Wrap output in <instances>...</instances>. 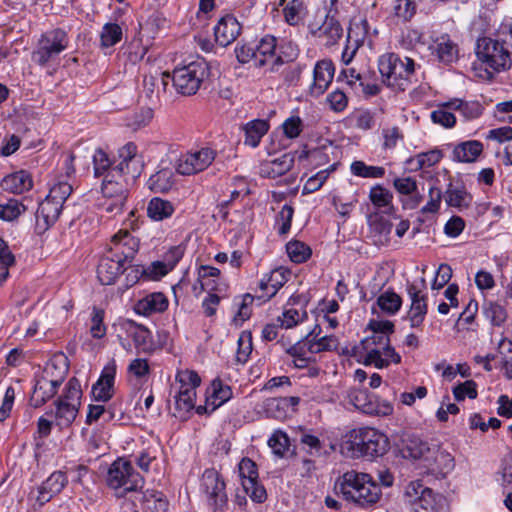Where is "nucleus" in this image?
Segmentation results:
<instances>
[{"instance_id": "8", "label": "nucleus", "mask_w": 512, "mask_h": 512, "mask_svg": "<svg viewBox=\"0 0 512 512\" xmlns=\"http://www.w3.org/2000/svg\"><path fill=\"white\" fill-rule=\"evenodd\" d=\"M209 76V67L203 59H197L173 71L172 81L176 91L182 95H194Z\"/></svg>"}, {"instance_id": "47", "label": "nucleus", "mask_w": 512, "mask_h": 512, "mask_svg": "<svg viewBox=\"0 0 512 512\" xmlns=\"http://www.w3.org/2000/svg\"><path fill=\"white\" fill-rule=\"evenodd\" d=\"M286 251L294 263H303L311 256V249L308 245L301 241H290L286 245Z\"/></svg>"}, {"instance_id": "38", "label": "nucleus", "mask_w": 512, "mask_h": 512, "mask_svg": "<svg viewBox=\"0 0 512 512\" xmlns=\"http://www.w3.org/2000/svg\"><path fill=\"white\" fill-rule=\"evenodd\" d=\"M269 124L266 120H252L245 125L244 143L255 148L259 145L261 138L268 132Z\"/></svg>"}, {"instance_id": "52", "label": "nucleus", "mask_w": 512, "mask_h": 512, "mask_svg": "<svg viewBox=\"0 0 512 512\" xmlns=\"http://www.w3.org/2000/svg\"><path fill=\"white\" fill-rule=\"evenodd\" d=\"M306 317L307 313L305 310L288 308L282 313V316L278 317V321L282 327L289 329L302 322Z\"/></svg>"}, {"instance_id": "43", "label": "nucleus", "mask_w": 512, "mask_h": 512, "mask_svg": "<svg viewBox=\"0 0 512 512\" xmlns=\"http://www.w3.org/2000/svg\"><path fill=\"white\" fill-rule=\"evenodd\" d=\"M196 391L193 389H180L175 396V409L179 416L182 417L195 407Z\"/></svg>"}, {"instance_id": "34", "label": "nucleus", "mask_w": 512, "mask_h": 512, "mask_svg": "<svg viewBox=\"0 0 512 512\" xmlns=\"http://www.w3.org/2000/svg\"><path fill=\"white\" fill-rule=\"evenodd\" d=\"M232 397L230 386L222 383L221 380L215 379L206 391L207 404L211 405V410L226 403Z\"/></svg>"}, {"instance_id": "54", "label": "nucleus", "mask_w": 512, "mask_h": 512, "mask_svg": "<svg viewBox=\"0 0 512 512\" xmlns=\"http://www.w3.org/2000/svg\"><path fill=\"white\" fill-rule=\"evenodd\" d=\"M265 409L269 417L283 420L289 415V411L281 397L270 398L265 403Z\"/></svg>"}, {"instance_id": "6", "label": "nucleus", "mask_w": 512, "mask_h": 512, "mask_svg": "<svg viewBox=\"0 0 512 512\" xmlns=\"http://www.w3.org/2000/svg\"><path fill=\"white\" fill-rule=\"evenodd\" d=\"M82 398L80 381L73 377L65 385L62 396L55 401V410L46 412V415L54 417L57 425L68 426L77 417Z\"/></svg>"}, {"instance_id": "56", "label": "nucleus", "mask_w": 512, "mask_h": 512, "mask_svg": "<svg viewBox=\"0 0 512 512\" xmlns=\"http://www.w3.org/2000/svg\"><path fill=\"white\" fill-rule=\"evenodd\" d=\"M72 186L66 181H60L50 188L48 198L63 206L64 202L70 196Z\"/></svg>"}, {"instance_id": "31", "label": "nucleus", "mask_w": 512, "mask_h": 512, "mask_svg": "<svg viewBox=\"0 0 512 512\" xmlns=\"http://www.w3.org/2000/svg\"><path fill=\"white\" fill-rule=\"evenodd\" d=\"M311 33L321 39L325 46L335 45L343 35V28L334 17H326L322 25L315 30L311 29Z\"/></svg>"}, {"instance_id": "64", "label": "nucleus", "mask_w": 512, "mask_h": 512, "mask_svg": "<svg viewBox=\"0 0 512 512\" xmlns=\"http://www.w3.org/2000/svg\"><path fill=\"white\" fill-rule=\"evenodd\" d=\"M327 102L331 110L339 113L347 108L348 97L343 91L336 89L328 94Z\"/></svg>"}, {"instance_id": "25", "label": "nucleus", "mask_w": 512, "mask_h": 512, "mask_svg": "<svg viewBox=\"0 0 512 512\" xmlns=\"http://www.w3.org/2000/svg\"><path fill=\"white\" fill-rule=\"evenodd\" d=\"M429 48L431 53L437 57L439 62L445 65L452 64L458 60V45L448 34L438 36Z\"/></svg>"}, {"instance_id": "55", "label": "nucleus", "mask_w": 512, "mask_h": 512, "mask_svg": "<svg viewBox=\"0 0 512 512\" xmlns=\"http://www.w3.org/2000/svg\"><path fill=\"white\" fill-rule=\"evenodd\" d=\"M25 211L23 204L15 199H10L5 204H0V219L5 221H12L19 217Z\"/></svg>"}, {"instance_id": "23", "label": "nucleus", "mask_w": 512, "mask_h": 512, "mask_svg": "<svg viewBox=\"0 0 512 512\" xmlns=\"http://www.w3.org/2000/svg\"><path fill=\"white\" fill-rule=\"evenodd\" d=\"M68 482L67 476L62 471L53 472L42 484L38 487L37 496L35 498L39 507L49 502L55 495L59 494Z\"/></svg>"}, {"instance_id": "17", "label": "nucleus", "mask_w": 512, "mask_h": 512, "mask_svg": "<svg viewBox=\"0 0 512 512\" xmlns=\"http://www.w3.org/2000/svg\"><path fill=\"white\" fill-rule=\"evenodd\" d=\"M202 486L209 501L216 507L227 502L226 485L222 476L215 469H206L202 476Z\"/></svg>"}, {"instance_id": "50", "label": "nucleus", "mask_w": 512, "mask_h": 512, "mask_svg": "<svg viewBox=\"0 0 512 512\" xmlns=\"http://www.w3.org/2000/svg\"><path fill=\"white\" fill-rule=\"evenodd\" d=\"M392 11L398 19L409 21L416 13V3L414 0H394Z\"/></svg>"}, {"instance_id": "14", "label": "nucleus", "mask_w": 512, "mask_h": 512, "mask_svg": "<svg viewBox=\"0 0 512 512\" xmlns=\"http://www.w3.org/2000/svg\"><path fill=\"white\" fill-rule=\"evenodd\" d=\"M407 294L411 301L407 319L412 328H419L428 311L427 294L415 283L407 285Z\"/></svg>"}, {"instance_id": "58", "label": "nucleus", "mask_w": 512, "mask_h": 512, "mask_svg": "<svg viewBox=\"0 0 512 512\" xmlns=\"http://www.w3.org/2000/svg\"><path fill=\"white\" fill-rule=\"evenodd\" d=\"M499 45H501L511 56L512 55V24L502 23L498 28L495 38Z\"/></svg>"}, {"instance_id": "9", "label": "nucleus", "mask_w": 512, "mask_h": 512, "mask_svg": "<svg viewBox=\"0 0 512 512\" xmlns=\"http://www.w3.org/2000/svg\"><path fill=\"white\" fill-rule=\"evenodd\" d=\"M69 45L67 33L62 29H53L43 33L31 54L32 61L43 67L56 59Z\"/></svg>"}, {"instance_id": "22", "label": "nucleus", "mask_w": 512, "mask_h": 512, "mask_svg": "<svg viewBox=\"0 0 512 512\" xmlns=\"http://www.w3.org/2000/svg\"><path fill=\"white\" fill-rule=\"evenodd\" d=\"M431 448L432 446L414 434L403 433L401 436L400 452L404 458L425 462L431 454Z\"/></svg>"}, {"instance_id": "36", "label": "nucleus", "mask_w": 512, "mask_h": 512, "mask_svg": "<svg viewBox=\"0 0 512 512\" xmlns=\"http://www.w3.org/2000/svg\"><path fill=\"white\" fill-rule=\"evenodd\" d=\"M293 165L294 157L289 153H285L280 157L264 164L262 166V172L266 174L268 177L276 178L284 175L289 170H291Z\"/></svg>"}, {"instance_id": "45", "label": "nucleus", "mask_w": 512, "mask_h": 512, "mask_svg": "<svg viewBox=\"0 0 512 512\" xmlns=\"http://www.w3.org/2000/svg\"><path fill=\"white\" fill-rule=\"evenodd\" d=\"M443 158V153L439 149H432L427 152H421L409 160L415 165V169H424L434 166Z\"/></svg>"}, {"instance_id": "41", "label": "nucleus", "mask_w": 512, "mask_h": 512, "mask_svg": "<svg viewBox=\"0 0 512 512\" xmlns=\"http://www.w3.org/2000/svg\"><path fill=\"white\" fill-rule=\"evenodd\" d=\"M123 29L117 23H106L102 27L100 33V44L102 48H110L115 46L122 40Z\"/></svg>"}, {"instance_id": "27", "label": "nucleus", "mask_w": 512, "mask_h": 512, "mask_svg": "<svg viewBox=\"0 0 512 512\" xmlns=\"http://www.w3.org/2000/svg\"><path fill=\"white\" fill-rule=\"evenodd\" d=\"M401 356L395 351L394 347L372 348L367 351L363 364L374 365L378 369L387 368L391 363L399 364Z\"/></svg>"}, {"instance_id": "3", "label": "nucleus", "mask_w": 512, "mask_h": 512, "mask_svg": "<svg viewBox=\"0 0 512 512\" xmlns=\"http://www.w3.org/2000/svg\"><path fill=\"white\" fill-rule=\"evenodd\" d=\"M342 447L352 457L375 458L383 456L389 449L388 437L372 427H359L344 436Z\"/></svg>"}, {"instance_id": "10", "label": "nucleus", "mask_w": 512, "mask_h": 512, "mask_svg": "<svg viewBox=\"0 0 512 512\" xmlns=\"http://www.w3.org/2000/svg\"><path fill=\"white\" fill-rule=\"evenodd\" d=\"M348 404L356 410L370 415H389L393 412V407L388 401H379L373 393L366 389L350 388L345 396Z\"/></svg>"}, {"instance_id": "30", "label": "nucleus", "mask_w": 512, "mask_h": 512, "mask_svg": "<svg viewBox=\"0 0 512 512\" xmlns=\"http://www.w3.org/2000/svg\"><path fill=\"white\" fill-rule=\"evenodd\" d=\"M425 463L427 467L441 475H447L455 467L454 457L437 445L432 446L431 454L428 455Z\"/></svg>"}, {"instance_id": "53", "label": "nucleus", "mask_w": 512, "mask_h": 512, "mask_svg": "<svg viewBox=\"0 0 512 512\" xmlns=\"http://www.w3.org/2000/svg\"><path fill=\"white\" fill-rule=\"evenodd\" d=\"M268 445L274 454L283 456L289 448V438L285 432L276 430L268 439Z\"/></svg>"}, {"instance_id": "33", "label": "nucleus", "mask_w": 512, "mask_h": 512, "mask_svg": "<svg viewBox=\"0 0 512 512\" xmlns=\"http://www.w3.org/2000/svg\"><path fill=\"white\" fill-rule=\"evenodd\" d=\"M2 188L14 194H22L32 188L31 176L24 170L7 175L2 180Z\"/></svg>"}, {"instance_id": "29", "label": "nucleus", "mask_w": 512, "mask_h": 512, "mask_svg": "<svg viewBox=\"0 0 512 512\" xmlns=\"http://www.w3.org/2000/svg\"><path fill=\"white\" fill-rule=\"evenodd\" d=\"M168 305L169 300L163 293L153 292L139 299L134 306V311L139 315L150 316L164 312Z\"/></svg>"}, {"instance_id": "44", "label": "nucleus", "mask_w": 512, "mask_h": 512, "mask_svg": "<svg viewBox=\"0 0 512 512\" xmlns=\"http://www.w3.org/2000/svg\"><path fill=\"white\" fill-rule=\"evenodd\" d=\"M483 313L486 319L494 326H501L507 319L505 307L498 302H485L483 304Z\"/></svg>"}, {"instance_id": "18", "label": "nucleus", "mask_w": 512, "mask_h": 512, "mask_svg": "<svg viewBox=\"0 0 512 512\" xmlns=\"http://www.w3.org/2000/svg\"><path fill=\"white\" fill-rule=\"evenodd\" d=\"M277 39L272 35L264 36L255 46L257 51L258 67L268 66L270 72H277L283 65L282 57L275 56Z\"/></svg>"}, {"instance_id": "20", "label": "nucleus", "mask_w": 512, "mask_h": 512, "mask_svg": "<svg viewBox=\"0 0 512 512\" xmlns=\"http://www.w3.org/2000/svg\"><path fill=\"white\" fill-rule=\"evenodd\" d=\"M290 275V271L283 267H279L270 273L264 274L259 282L261 294L257 296L258 299L263 301L271 299L289 280Z\"/></svg>"}, {"instance_id": "19", "label": "nucleus", "mask_w": 512, "mask_h": 512, "mask_svg": "<svg viewBox=\"0 0 512 512\" xmlns=\"http://www.w3.org/2000/svg\"><path fill=\"white\" fill-rule=\"evenodd\" d=\"M215 41L222 47L232 44L241 34L242 25L233 14H225L214 26Z\"/></svg>"}, {"instance_id": "24", "label": "nucleus", "mask_w": 512, "mask_h": 512, "mask_svg": "<svg viewBox=\"0 0 512 512\" xmlns=\"http://www.w3.org/2000/svg\"><path fill=\"white\" fill-rule=\"evenodd\" d=\"M62 207V205L51 200L47 196L42 202L39 203L35 214V226L38 233L45 232L57 221Z\"/></svg>"}, {"instance_id": "7", "label": "nucleus", "mask_w": 512, "mask_h": 512, "mask_svg": "<svg viewBox=\"0 0 512 512\" xmlns=\"http://www.w3.org/2000/svg\"><path fill=\"white\" fill-rule=\"evenodd\" d=\"M107 485L114 489H121L119 496L141 490L144 487V478L132 466L122 458L115 460L109 467L106 477Z\"/></svg>"}, {"instance_id": "32", "label": "nucleus", "mask_w": 512, "mask_h": 512, "mask_svg": "<svg viewBox=\"0 0 512 512\" xmlns=\"http://www.w3.org/2000/svg\"><path fill=\"white\" fill-rule=\"evenodd\" d=\"M448 146H451L449 144ZM452 160L462 163H471L477 160L483 151V144L478 140H468L452 145Z\"/></svg>"}, {"instance_id": "63", "label": "nucleus", "mask_w": 512, "mask_h": 512, "mask_svg": "<svg viewBox=\"0 0 512 512\" xmlns=\"http://www.w3.org/2000/svg\"><path fill=\"white\" fill-rule=\"evenodd\" d=\"M453 394L457 401H462L466 397L475 399L477 397L476 383L473 380L460 383L453 388Z\"/></svg>"}, {"instance_id": "39", "label": "nucleus", "mask_w": 512, "mask_h": 512, "mask_svg": "<svg viewBox=\"0 0 512 512\" xmlns=\"http://www.w3.org/2000/svg\"><path fill=\"white\" fill-rule=\"evenodd\" d=\"M173 184V172L170 169L157 171L147 181L148 188L155 193H165L172 188Z\"/></svg>"}, {"instance_id": "59", "label": "nucleus", "mask_w": 512, "mask_h": 512, "mask_svg": "<svg viewBox=\"0 0 512 512\" xmlns=\"http://www.w3.org/2000/svg\"><path fill=\"white\" fill-rule=\"evenodd\" d=\"M254 301V296L251 294H245L238 306V310L234 316V322L236 325H241L244 321L249 319L252 313L251 305Z\"/></svg>"}, {"instance_id": "11", "label": "nucleus", "mask_w": 512, "mask_h": 512, "mask_svg": "<svg viewBox=\"0 0 512 512\" xmlns=\"http://www.w3.org/2000/svg\"><path fill=\"white\" fill-rule=\"evenodd\" d=\"M143 169V156L138 153L137 146L133 142H128L118 150V163L110 170L134 180L141 175Z\"/></svg>"}, {"instance_id": "26", "label": "nucleus", "mask_w": 512, "mask_h": 512, "mask_svg": "<svg viewBox=\"0 0 512 512\" xmlns=\"http://www.w3.org/2000/svg\"><path fill=\"white\" fill-rule=\"evenodd\" d=\"M116 365L114 362L106 365L97 382L92 387V394L97 401L106 402L114 393Z\"/></svg>"}, {"instance_id": "37", "label": "nucleus", "mask_w": 512, "mask_h": 512, "mask_svg": "<svg viewBox=\"0 0 512 512\" xmlns=\"http://www.w3.org/2000/svg\"><path fill=\"white\" fill-rule=\"evenodd\" d=\"M174 211V205L170 201L159 197L152 198L147 206L148 216L155 221H162L171 217Z\"/></svg>"}, {"instance_id": "42", "label": "nucleus", "mask_w": 512, "mask_h": 512, "mask_svg": "<svg viewBox=\"0 0 512 512\" xmlns=\"http://www.w3.org/2000/svg\"><path fill=\"white\" fill-rule=\"evenodd\" d=\"M377 305L387 315H395L402 306V298L394 291L387 290L377 298Z\"/></svg>"}, {"instance_id": "57", "label": "nucleus", "mask_w": 512, "mask_h": 512, "mask_svg": "<svg viewBox=\"0 0 512 512\" xmlns=\"http://www.w3.org/2000/svg\"><path fill=\"white\" fill-rule=\"evenodd\" d=\"M369 198L373 205L378 208L388 206L392 201V194L390 191L380 185L374 186L369 193Z\"/></svg>"}, {"instance_id": "21", "label": "nucleus", "mask_w": 512, "mask_h": 512, "mask_svg": "<svg viewBox=\"0 0 512 512\" xmlns=\"http://www.w3.org/2000/svg\"><path fill=\"white\" fill-rule=\"evenodd\" d=\"M335 66L331 60L323 59L315 64L313 70V83L310 94L314 97L322 95L334 78Z\"/></svg>"}, {"instance_id": "40", "label": "nucleus", "mask_w": 512, "mask_h": 512, "mask_svg": "<svg viewBox=\"0 0 512 512\" xmlns=\"http://www.w3.org/2000/svg\"><path fill=\"white\" fill-rule=\"evenodd\" d=\"M445 201L448 206L459 209L460 211L470 206L472 196L463 187H452L451 185L445 192Z\"/></svg>"}, {"instance_id": "1", "label": "nucleus", "mask_w": 512, "mask_h": 512, "mask_svg": "<svg viewBox=\"0 0 512 512\" xmlns=\"http://www.w3.org/2000/svg\"><path fill=\"white\" fill-rule=\"evenodd\" d=\"M335 490L344 500L362 508L374 505L382 495L380 487L369 474L353 470L338 479Z\"/></svg>"}, {"instance_id": "46", "label": "nucleus", "mask_w": 512, "mask_h": 512, "mask_svg": "<svg viewBox=\"0 0 512 512\" xmlns=\"http://www.w3.org/2000/svg\"><path fill=\"white\" fill-rule=\"evenodd\" d=\"M350 170L353 175L362 178H382L385 174V169L383 167L369 166L360 160L352 162Z\"/></svg>"}, {"instance_id": "2", "label": "nucleus", "mask_w": 512, "mask_h": 512, "mask_svg": "<svg viewBox=\"0 0 512 512\" xmlns=\"http://www.w3.org/2000/svg\"><path fill=\"white\" fill-rule=\"evenodd\" d=\"M475 53L479 61L473 65L475 76L485 81H491L496 73L505 71L512 65L511 56L494 38H479Z\"/></svg>"}, {"instance_id": "28", "label": "nucleus", "mask_w": 512, "mask_h": 512, "mask_svg": "<svg viewBox=\"0 0 512 512\" xmlns=\"http://www.w3.org/2000/svg\"><path fill=\"white\" fill-rule=\"evenodd\" d=\"M139 247L138 240L128 231H121L112 238L110 250L125 262L131 261Z\"/></svg>"}, {"instance_id": "5", "label": "nucleus", "mask_w": 512, "mask_h": 512, "mask_svg": "<svg viewBox=\"0 0 512 512\" xmlns=\"http://www.w3.org/2000/svg\"><path fill=\"white\" fill-rule=\"evenodd\" d=\"M127 185L128 178L109 170L102 182L98 207L111 217L120 214L127 200Z\"/></svg>"}, {"instance_id": "15", "label": "nucleus", "mask_w": 512, "mask_h": 512, "mask_svg": "<svg viewBox=\"0 0 512 512\" xmlns=\"http://www.w3.org/2000/svg\"><path fill=\"white\" fill-rule=\"evenodd\" d=\"M62 379H53L49 376V370L46 368L44 372L36 378L30 403L33 407L39 408L43 406L49 399L54 397L58 391Z\"/></svg>"}, {"instance_id": "62", "label": "nucleus", "mask_w": 512, "mask_h": 512, "mask_svg": "<svg viewBox=\"0 0 512 512\" xmlns=\"http://www.w3.org/2000/svg\"><path fill=\"white\" fill-rule=\"evenodd\" d=\"M93 165H94V174L96 177L106 175L108 171L111 169V161L108 158L107 154L98 149L93 154Z\"/></svg>"}, {"instance_id": "12", "label": "nucleus", "mask_w": 512, "mask_h": 512, "mask_svg": "<svg viewBox=\"0 0 512 512\" xmlns=\"http://www.w3.org/2000/svg\"><path fill=\"white\" fill-rule=\"evenodd\" d=\"M217 152L210 147H202L181 156L176 165V171L181 175H193L208 168L216 157Z\"/></svg>"}, {"instance_id": "48", "label": "nucleus", "mask_w": 512, "mask_h": 512, "mask_svg": "<svg viewBox=\"0 0 512 512\" xmlns=\"http://www.w3.org/2000/svg\"><path fill=\"white\" fill-rule=\"evenodd\" d=\"M127 332L133 339L136 347L143 349L147 347L150 341V331L146 327L129 321L127 324Z\"/></svg>"}, {"instance_id": "61", "label": "nucleus", "mask_w": 512, "mask_h": 512, "mask_svg": "<svg viewBox=\"0 0 512 512\" xmlns=\"http://www.w3.org/2000/svg\"><path fill=\"white\" fill-rule=\"evenodd\" d=\"M176 380L180 384V389L187 388L195 390L201 383L199 375L191 370L179 371L176 375Z\"/></svg>"}, {"instance_id": "35", "label": "nucleus", "mask_w": 512, "mask_h": 512, "mask_svg": "<svg viewBox=\"0 0 512 512\" xmlns=\"http://www.w3.org/2000/svg\"><path fill=\"white\" fill-rule=\"evenodd\" d=\"M321 332L320 326H315L314 329L307 335L308 351L313 354H317L323 351H334L338 349L339 342L335 336H323L318 340L310 337H317Z\"/></svg>"}, {"instance_id": "16", "label": "nucleus", "mask_w": 512, "mask_h": 512, "mask_svg": "<svg viewBox=\"0 0 512 512\" xmlns=\"http://www.w3.org/2000/svg\"><path fill=\"white\" fill-rule=\"evenodd\" d=\"M125 262L110 249L101 257L97 267V278L103 285H111L124 272Z\"/></svg>"}, {"instance_id": "60", "label": "nucleus", "mask_w": 512, "mask_h": 512, "mask_svg": "<svg viewBox=\"0 0 512 512\" xmlns=\"http://www.w3.org/2000/svg\"><path fill=\"white\" fill-rule=\"evenodd\" d=\"M430 118L433 123L439 124L445 128H452L456 123V117L453 113L448 111L446 107L432 111Z\"/></svg>"}, {"instance_id": "13", "label": "nucleus", "mask_w": 512, "mask_h": 512, "mask_svg": "<svg viewBox=\"0 0 512 512\" xmlns=\"http://www.w3.org/2000/svg\"><path fill=\"white\" fill-rule=\"evenodd\" d=\"M238 468L246 494L254 502L263 503L267 498V493L264 486L258 482V471L255 462L249 458H243Z\"/></svg>"}, {"instance_id": "4", "label": "nucleus", "mask_w": 512, "mask_h": 512, "mask_svg": "<svg viewBox=\"0 0 512 512\" xmlns=\"http://www.w3.org/2000/svg\"><path fill=\"white\" fill-rule=\"evenodd\" d=\"M378 69L385 85L404 91L412 82L415 62L409 57L402 58L395 53H386L379 57Z\"/></svg>"}, {"instance_id": "49", "label": "nucleus", "mask_w": 512, "mask_h": 512, "mask_svg": "<svg viewBox=\"0 0 512 512\" xmlns=\"http://www.w3.org/2000/svg\"><path fill=\"white\" fill-rule=\"evenodd\" d=\"M15 263V257L6 241L0 238V282L9 276V268Z\"/></svg>"}, {"instance_id": "51", "label": "nucleus", "mask_w": 512, "mask_h": 512, "mask_svg": "<svg viewBox=\"0 0 512 512\" xmlns=\"http://www.w3.org/2000/svg\"><path fill=\"white\" fill-rule=\"evenodd\" d=\"M455 109L465 118V120H473L480 117L483 113V106L478 101H462L456 102Z\"/></svg>"}]
</instances>
